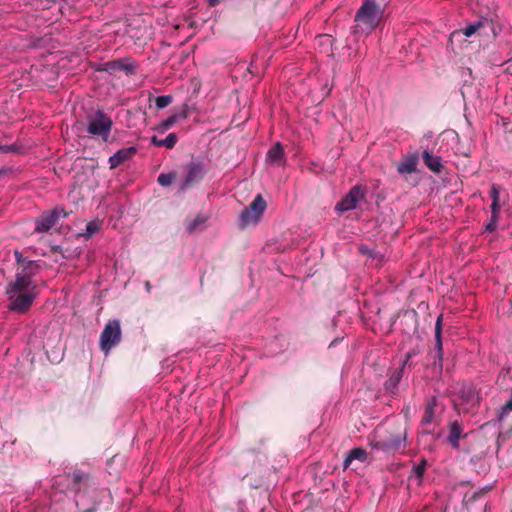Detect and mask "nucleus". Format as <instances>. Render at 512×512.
I'll list each match as a JSON object with an SVG mask.
<instances>
[{"mask_svg":"<svg viewBox=\"0 0 512 512\" xmlns=\"http://www.w3.org/2000/svg\"><path fill=\"white\" fill-rule=\"evenodd\" d=\"M70 477L78 512H95L102 501L104 491L97 487L90 474L82 470H75Z\"/></svg>","mask_w":512,"mask_h":512,"instance_id":"nucleus-1","label":"nucleus"},{"mask_svg":"<svg viewBox=\"0 0 512 512\" xmlns=\"http://www.w3.org/2000/svg\"><path fill=\"white\" fill-rule=\"evenodd\" d=\"M8 309L16 313H26L38 295V286L35 281H26L15 278L6 286Z\"/></svg>","mask_w":512,"mask_h":512,"instance_id":"nucleus-2","label":"nucleus"},{"mask_svg":"<svg viewBox=\"0 0 512 512\" xmlns=\"http://www.w3.org/2000/svg\"><path fill=\"white\" fill-rule=\"evenodd\" d=\"M383 10L376 0H363L354 18L357 32L370 33L380 23Z\"/></svg>","mask_w":512,"mask_h":512,"instance_id":"nucleus-3","label":"nucleus"},{"mask_svg":"<svg viewBox=\"0 0 512 512\" xmlns=\"http://www.w3.org/2000/svg\"><path fill=\"white\" fill-rule=\"evenodd\" d=\"M113 125L112 119L102 110H97L95 114L89 118L87 131L91 135L102 137L107 140Z\"/></svg>","mask_w":512,"mask_h":512,"instance_id":"nucleus-4","label":"nucleus"},{"mask_svg":"<svg viewBox=\"0 0 512 512\" xmlns=\"http://www.w3.org/2000/svg\"><path fill=\"white\" fill-rule=\"evenodd\" d=\"M372 448L394 454L406 447V432L390 433L387 437L370 443Z\"/></svg>","mask_w":512,"mask_h":512,"instance_id":"nucleus-5","label":"nucleus"},{"mask_svg":"<svg viewBox=\"0 0 512 512\" xmlns=\"http://www.w3.org/2000/svg\"><path fill=\"white\" fill-rule=\"evenodd\" d=\"M185 176L179 184V191L184 192L198 184L206 175L205 165L200 161H191L185 165Z\"/></svg>","mask_w":512,"mask_h":512,"instance_id":"nucleus-6","label":"nucleus"},{"mask_svg":"<svg viewBox=\"0 0 512 512\" xmlns=\"http://www.w3.org/2000/svg\"><path fill=\"white\" fill-rule=\"evenodd\" d=\"M266 206V201L261 194H258L253 201L242 210L240 214L241 226L244 228L250 224L258 223Z\"/></svg>","mask_w":512,"mask_h":512,"instance_id":"nucleus-7","label":"nucleus"},{"mask_svg":"<svg viewBox=\"0 0 512 512\" xmlns=\"http://www.w3.org/2000/svg\"><path fill=\"white\" fill-rule=\"evenodd\" d=\"M121 341V328L118 320H110L100 336V346L105 353Z\"/></svg>","mask_w":512,"mask_h":512,"instance_id":"nucleus-8","label":"nucleus"},{"mask_svg":"<svg viewBox=\"0 0 512 512\" xmlns=\"http://www.w3.org/2000/svg\"><path fill=\"white\" fill-rule=\"evenodd\" d=\"M68 214L62 208H56L52 211L42 213L35 221L36 232H48L59 220L60 217H66Z\"/></svg>","mask_w":512,"mask_h":512,"instance_id":"nucleus-9","label":"nucleus"},{"mask_svg":"<svg viewBox=\"0 0 512 512\" xmlns=\"http://www.w3.org/2000/svg\"><path fill=\"white\" fill-rule=\"evenodd\" d=\"M437 406H438V402L435 397H432L427 401V404H426V407L424 410V415L421 420V427L423 428L421 437L432 434L433 431L431 429H429V426L432 424L439 423L440 420L436 414Z\"/></svg>","mask_w":512,"mask_h":512,"instance_id":"nucleus-10","label":"nucleus"},{"mask_svg":"<svg viewBox=\"0 0 512 512\" xmlns=\"http://www.w3.org/2000/svg\"><path fill=\"white\" fill-rule=\"evenodd\" d=\"M364 198V192L358 185L353 186L348 194L341 199L335 206V210L346 212L356 208L357 203Z\"/></svg>","mask_w":512,"mask_h":512,"instance_id":"nucleus-11","label":"nucleus"},{"mask_svg":"<svg viewBox=\"0 0 512 512\" xmlns=\"http://www.w3.org/2000/svg\"><path fill=\"white\" fill-rule=\"evenodd\" d=\"M101 70L109 73L124 71L127 75H133L136 73V66L129 58H125L106 62Z\"/></svg>","mask_w":512,"mask_h":512,"instance_id":"nucleus-12","label":"nucleus"},{"mask_svg":"<svg viewBox=\"0 0 512 512\" xmlns=\"http://www.w3.org/2000/svg\"><path fill=\"white\" fill-rule=\"evenodd\" d=\"M435 352L433 354V365L438 367L439 370L442 369L443 362V347H442V315L437 318L435 324Z\"/></svg>","mask_w":512,"mask_h":512,"instance_id":"nucleus-13","label":"nucleus"},{"mask_svg":"<svg viewBox=\"0 0 512 512\" xmlns=\"http://www.w3.org/2000/svg\"><path fill=\"white\" fill-rule=\"evenodd\" d=\"M136 153L137 148L134 146L118 150L109 158L110 168L114 169L126 161L131 160L136 155Z\"/></svg>","mask_w":512,"mask_h":512,"instance_id":"nucleus-14","label":"nucleus"},{"mask_svg":"<svg viewBox=\"0 0 512 512\" xmlns=\"http://www.w3.org/2000/svg\"><path fill=\"white\" fill-rule=\"evenodd\" d=\"M39 264L34 260L23 261L16 272L15 278H23L26 281H34L33 276L38 273Z\"/></svg>","mask_w":512,"mask_h":512,"instance_id":"nucleus-15","label":"nucleus"},{"mask_svg":"<svg viewBox=\"0 0 512 512\" xmlns=\"http://www.w3.org/2000/svg\"><path fill=\"white\" fill-rule=\"evenodd\" d=\"M186 118H188V105L183 104L180 112L174 113L171 116H169L167 119L160 122L155 127V130L158 131L159 133H164L168 129H170L178 120L186 119Z\"/></svg>","mask_w":512,"mask_h":512,"instance_id":"nucleus-16","label":"nucleus"},{"mask_svg":"<svg viewBox=\"0 0 512 512\" xmlns=\"http://www.w3.org/2000/svg\"><path fill=\"white\" fill-rule=\"evenodd\" d=\"M412 352H408L406 354L405 361L403 362L402 366L396 370H394L389 378L385 382V388L387 391L394 393L397 389L402 377H403V369L408 360L412 357Z\"/></svg>","mask_w":512,"mask_h":512,"instance_id":"nucleus-17","label":"nucleus"},{"mask_svg":"<svg viewBox=\"0 0 512 512\" xmlns=\"http://www.w3.org/2000/svg\"><path fill=\"white\" fill-rule=\"evenodd\" d=\"M424 164L434 173L440 174L443 170V164L439 156H435L428 150L422 153Z\"/></svg>","mask_w":512,"mask_h":512,"instance_id":"nucleus-18","label":"nucleus"},{"mask_svg":"<svg viewBox=\"0 0 512 512\" xmlns=\"http://www.w3.org/2000/svg\"><path fill=\"white\" fill-rule=\"evenodd\" d=\"M418 165V157L416 155L405 156L397 165L399 174H411L416 171Z\"/></svg>","mask_w":512,"mask_h":512,"instance_id":"nucleus-19","label":"nucleus"},{"mask_svg":"<svg viewBox=\"0 0 512 512\" xmlns=\"http://www.w3.org/2000/svg\"><path fill=\"white\" fill-rule=\"evenodd\" d=\"M463 428L458 421H453L449 426L448 442L454 448L458 449L460 444L459 440L462 436Z\"/></svg>","mask_w":512,"mask_h":512,"instance_id":"nucleus-20","label":"nucleus"},{"mask_svg":"<svg viewBox=\"0 0 512 512\" xmlns=\"http://www.w3.org/2000/svg\"><path fill=\"white\" fill-rule=\"evenodd\" d=\"M367 457L368 454L365 449L361 447L353 448L348 452L347 456L345 457L343 466L345 469L348 468L354 460L365 462L367 460Z\"/></svg>","mask_w":512,"mask_h":512,"instance_id":"nucleus-21","label":"nucleus"},{"mask_svg":"<svg viewBox=\"0 0 512 512\" xmlns=\"http://www.w3.org/2000/svg\"><path fill=\"white\" fill-rule=\"evenodd\" d=\"M267 160L272 164H281L284 160V149L280 142L275 143L267 152Z\"/></svg>","mask_w":512,"mask_h":512,"instance_id":"nucleus-22","label":"nucleus"},{"mask_svg":"<svg viewBox=\"0 0 512 512\" xmlns=\"http://www.w3.org/2000/svg\"><path fill=\"white\" fill-rule=\"evenodd\" d=\"M489 21L487 19H481L476 21L475 23L467 25L463 30L462 33L466 37H471L473 34H475L478 30L483 28L486 24H488Z\"/></svg>","mask_w":512,"mask_h":512,"instance_id":"nucleus-23","label":"nucleus"},{"mask_svg":"<svg viewBox=\"0 0 512 512\" xmlns=\"http://www.w3.org/2000/svg\"><path fill=\"white\" fill-rule=\"evenodd\" d=\"M461 400L463 403L469 404L471 406H475L478 403V397L472 388H468L461 392Z\"/></svg>","mask_w":512,"mask_h":512,"instance_id":"nucleus-24","label":"nucleus"},{"mask_svg":"<svg viewBox=\"0 0 512 512\" xmlns=\"http://www.w3.org/2000/svg\"><path fill=\"white\" fill-rule=\"evenodd\" d=\"M176 177V172L161 173L157 178V182L163 187H168L173 183Z\"/></svg>","mask_w":512,"mask_h":512,"instance_id":"nucleus-25","label":"nucleus"},{"mask_svg":"<svg viewBox=\"0 0 512 512\" xmlns=\"http://www.w3.org/2000/svg\"><path fill=\"white\" fill-rule=\"evenodd\" d=\"M101 228V223L99 221H90L86 225V230L83 233V236L86 238L92 237L94 234H96Z\"/></svg>","mask_w":512,"mask_h":512,"instance_id":"nucleus-26","label":"nucleus"},{"mask_svg":"<svg viewBox=\"0 0 512 512\" xmlns=\"http://www.w3.org/2000/svg\"><path fill=\"white\" fill-rule=\"evenodd\" d=\"M173 101V97L171 95H162L158 96L155 99V104L158 109H163L169 106Z\"/></svg>","mask_w":512,"mask_h":512,"instance_id":"nucleus-27","label":"nucleus"},{"mask_svg":"<svg viewBox=\"0 0 512 512\" xmlns=\"http://www.w3.org/2000/svg\"><path fill=\"white\" fill-rule=\"evenodd\" d=\"M178 141V136L176 133H170L165 139H162V146L167 149H172L175 147Z\"/></svg>","mask_w":512,"mask_h":512,"instance_id":"nucleus-28","label":"nucleus"},{"mask_svg":"<svg viewBox=\"0 0 512 512\" xmlns=\"http://www.w3.org/2000/svg\"><path fill=\"white\" fill-rule=\"evenodd\" d=\"M205 222V218L198 215L194 220L190 221L188 224H187V231L189 233H192L194 232L195 230H197V228L200 226V225H203Z\"/></svg>","mask_w":512,"mask_h":512,"instance_id":"nucleus-29","label":"nucleus"},{"mask_svg":"<svg viewBox=\"0 0 512 512\" xmlns=\"http://www.w3.org/2000/svg\"><path fill=\"white\" fill-rule=\"evenodd\" d=\"M427 461L422 459L421 462L413 467V473L418 479H421L424 475Z\"/></svg>","mask_w":512,"mask_h":512,"instance_id":"nucleus-30","label":"nucleus"},{"mask_svg":"<svg viewBox=\"0 0 512 512\" xmlns=\"http://www.w3.org/2000/svg\"><path fill=\"white\" fill-rule=\"evenodd\" d=\"M498 223V216L497 215H491L490 221L486 224L485 230L488 232H494L497 228Z\"/></svg>","mask_w":512,"mask_h":512,"instance_id":"nucleus-31","label":"nucleus"},{"mask_svg":"<svg viewBox=\"0 0 512 512\" xmlns=\"http://www.w3.org/2000/svg\"><path fill=\"white\" fill-rule=\"evenodd\" d=\"M500 187L496 184H493L490 189V197L492 201H499Z\"/></svg>","mask_w":512,"mask_h":512,"instance_id":"nucleus-32","label":"nucleus"},{"mask_svg":"<svg viewBox=\"0 0 512 512\" xmlns=\"http://www.w3.org/2000/svg\"><path fill=\"white\" fill-rule=\"evenodd\" d=\"M499 210H500L499 201H492V204H491L492 215L498 216Z\"/></svg>","mask_w":512,"mask_h":512,"instance_id":"nucleus-33","label":"nucleus"},{"mask_svg":"<svg viewBox=\"0 0 512 512\" xmlns=\"http://www.w3.org/2000/svg\"><path fill=\"white\" fill-rule=\"evenodd\" d=\"M18 267L23 264V261H27L28 259L23 257L22 254L19 251H15L14 253Z\"/></svg>","mask_w":512,"mask_h":512,"instance_id":"nucleus-34","label":"nucleus"},{"mask_svg":"<svg viewBox=\"0 0 512 512\" xmlns=\"http://www.w3.org/2000/svg\"><path fill=\"white\" fill-rule=\"evenodd\" d=\"M151 143H152L154 146L161 147V146H162V139H158L156 136H152V138H151Z\"/></svg>","mask_w":512,"mask_h":512,"instance_id":"nucleus-35","label":"nucleus"},{"mask_svg":"<svg viewBox=\"0 0 512 512\" xmlns=\"http://www.w3.org/2000/svg\"><path fill=\"white\" fill-rule=\"evenodd\" d=\"M13 150V146L0 145V153H7Z\"/></svg>","mask_w":512,"mask_h":512,"instance_id":"nucleus-36","label":"nucleus"},{"mask_svg":"<svg viewBox=\"0 0 512 512\" xmlns=\"http://www.w3.org/2000/svg\"><path fill=\"white\" fill-rule=\"evenodd\" d=\"M463 405V403L461 404H455V408L460 412V411H463V412H467L468 411V408H465V407H461Z\"/></svg>","mask_w":512,"mask_h":512,"instance_id":"nucleus-37","label":"nucleus"},{"mask_svg":"<svg viewBox=\"0 0 512 512\" xmlns=\"http://www.w3.org/2000/svg\"><path fill=\"white\" fill-rule=\"evenodd\" d=\"M219 2L220 0H207V3L210 7L216 6Z\"/></svg>","mask_w":512,"mask_h":512,"instance_id":"nucleus-38","label":"nucleus"},{"mask_svg":"<svg viewBox=\"0 0 512 512\" xmlns=\"http://www.w3.org/2000/svg\"><path fill=\"white\" fill-rule=\"evenodd\" d=\"M145 288H146V290H147L148 292H150V291H151L152 286H151V284H150V282H149V281H147V282L145 283Z\"/></svg>","mask_w":512,"mask_h":512,"instance_id":"nucleus-39","label":"nucleus"}]
</instances>
